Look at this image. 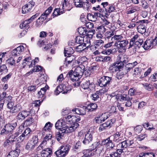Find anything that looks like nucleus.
<instances>
[{"mask_svg": "<svg viewBox=\"0 0 157 157\" xmlns=\"http://www.w3.org/2000/svg\"><path fill=\"white\" fill-rule=\"evenodd\" d=\"M67 77L73 82L78 81L81 78L78 75L75 74V72L73 70H71L68 72L67 74Z\"/></svg>", "mask_w": 157, "mask_h": 157, "instance_id": "obj_14", "label": "nucleus"}, {"mask_svg": "<svg viewBox=\"0 0 157 157\" xmlns=\"http://www.w3.org/2000/svg\"><path fill=\"white\" fill-rule=\"evenodd\" d=\"M132 97H130L128 95L126 94H120V101L122 102L125 101L127 100H132Z\"/></svg>", "mask_w": 157, "mask_h": 157, "instance_id": "obj_38", "label": "nucleus"}, {"mask_svg": "<svg viewBox=\"0 0 157 157\" xmlns=\"http://www.w3.org/2000/svg\"><path fill=\"white\" fill-rule=\"evenodd\" d=\"M111 137H109L101 141V144L105 145L106 147L109 149H112L114 147V144L110 140Z\"/></svg>", "mask_w": 157, "mask_h": 157, "instance_id": "obj_10", "label": "nucleus"}, {"mask_svg": "<svg viewBox=\"0 0 157 157\" xmlns=\"http://www.w3.org/2000/svg\"><path fill=\"white\" fill-rule=\"evenodd\" d=\"M128 42L127 40H121L119 43H114V46L117 48L119 53H123L126 51L127 45Z\"/></svg>", "mask_w": 157, "mask_h": 157, "instance_id": "obj_5", "label": "nucleus"}, {"mask_svg": "<svg viewBox=\"0 0 157 157\" xmlns=\"http://www.w3.org/2000/svg\"><path fill=\"white\" fill-rule=\"evenodd\" d=\"M96 59L97 61L105 62L110 61L111 60V58L108 56H99L96 58Z\"/></svg>", "mask_w": 157, "mask_h": 157, "instance_id": "obj_24", "label": "nucleus"}, {"mask_svg": "<svg viewBox=\"0 0 157 157\" xmlns=\"http://www.w3.org/2000/svg\"><path fill=\"white\" fill-rule=\"evenodd\" d=\"M72 8L71 4L70 3L68 0H64L62 5L63 10L69 11Z\"/></svg>", "mask_w": 157, "mask_h": 157, "instance_id": "obj_23", "label": "nucleus"}, {"mask_svg": "<svg viewBox=\"0 0 157 157\" xmlns=\"http://www.w3.org/2000/svg\"><path fill=\"white\" fill-rule=\"evenodd\" d=\"M74 4L77 7L81 8L82 7V0H74Z\"/></svg>", "mask_w": 157, "mask_h": 157, "instance_id": "obj_55", "label": "nucleus"}, {"mask_svg": "<svg viewBox=\"0 0 157 157\" xmlns=\"http://www.w3.org/2000/svg\"><path fill=\"white\" fill-rule=\"evenodd\" d=\"M61 9L59 8H55L53 11V12L52 14V17L53 18H54L55 17L63 13H64V10H63L60 11Z\"/></svg>", "mask_w": 157, "mask_h": 157, "instance_id": "obj_28", "label": "nucleus"}, {"mask_svg": "<svg viewBox=\"0 0 157 157\" xmlns=\"http://www.w3.org/2000/svg\"><path fill=\"white\" fill-rule=\"evenodd\" d=\"M127 144V141L125 140L118 144L117 146V147L118 148H121L124 149L125 148L128 147Z\"/></svg>", "mask_w": 157, "mask_h": 157, "instance_id": "obj_44", "label": "nucleus"}, {"mask_svg": "<svg viewBox=\"0 0 157 157\" xmlns=\"http://www.w3.org/2000/svg\"><path fill=\"white\" fill-rule=\"evenodd\" d=\"M140 10V7L137 6L132 7L129 8L127 11L126 13L127 14H130L133 13L137 11H139Z\"/></svg>", "mask_w": 157, "mask_h": 157, "instance_id": "obj_32", "label": "nucleus"}, {"mask_svg": "<svg viewBox=\"0 0 157 157\" xmlns=\"http://www.w3.org/2000/svg\"><path fill=\"white\" fill-rule=\"evenodd\" d=\"M30 111L27 110H22L20 111L17 116V119L20 121H22L29 116L31 113Z\"/></svg>", "mask_w": 157, "mask_h": 157, "instance_id": "obj_12", "label": "nucleus"}, {"mask_svg": "<svg viewBox=\"0 0 157 157\" xmlns=\"http://www.w3.org/2000/svg\"><path fill=\"white\" fill-rule=\"evenodd\" d=\"M17 125L16 122L12 124L8 123L6 124L3 128L1 130L0 134L1 135L7 134L11 133L12 131Z\"/></svg>", "mask_w": 157, "mask_h": 157, "instance_id": "obj_6", "label": "nucleus"}, {"mask_svg": "<svg viewBox=\"0 0 157 157\" xmlns=\"http://www.w3.org/2000/svg\"><path fill=\"white\" fill-rule=\"evenodd\" d=\"M75 128H68L67 129H63L59 130L58 132H56V138L58 141H60L61 139H63L65 134L67 133H69L74 132Z\"/></svg>", "mask_w": 157, "mask_h": 157, "instance_id": "obj_8", "label": "nucleus"}, {"mask_svg": "<svg viewBox=\"0 0 157 157\" xmlns=\"http://www.w3.org/2000/svg\"><path fill=\"white\" fill-rule=\"evenodd\" d=\"M146 28L145 25L143 24H140L138 25L137 29L139 33L143 34L145 33L146 32Z\"/></svg>", "mask_w": 157, "mask_h": 157, "instance_id": "obj_29", "label": "nucleus"}, {"mask_svg": "<svg viewBox=\"0 0 157 157\" xmlns=\"http://www.w3.org/2000/svg\"><path fill=\"white\" fill-rule=\"evenodd\" d=\"M108 2H102L101 5L102 6L103 8H101L99 5H98L96 7H93V9L95 10H98L100 12H102L104 10L107 12V9L105 8V7L108 5Z\"/></svg>", "mask_w": 157, "mask_h": 157, "instance_id": "obj_21", "label": "nucleus"}, {"mask_svg": "<svg viewBox=\"0 0 157 157\" xmlns=\"http://www.w3.org/2000/svg\"><path fill=\"white\" fill-rule=\"evenodd\" d=\"M123 38V37L121 35H115L111 38V41H113V43L115 42V43H119V42L122 40Z\"/></svg>", "mask_w": 157, "mask_h": 157, "instance_id": "obj_30", "label": "nucleus"}, {"mask_svg": "<svg viewBox=\"0 0 157 157\" xmlns=\"http://www.w3.org/2000/svg\"><path fill=\"white\" fill-rule=\"evenodd\" d=\"M85 67L84 65L79 64V66L77 67L74 71L75 72V74L81 78L85 71Z\"/></svg>", "mask_w": 157, "mask_h": 157, "instance_id": "obj_13", "label": "nucleus"}, {"mask_svg": "<svg viewBox=\"0 0 157 157\" xmlns=\"http://www.w3.org/2000/svg\"><path fill=\"white\" fill-rule=\"evenodd\" d=\"M42 157H50L52 154V150L50 148H46L42 150L41 153Z\"/></svg>", "mask_w": 157, "mask_h": 157, "instance_id": "obj_20", "label": "nucleus"}, {"mask_svg": "<svg viewBox=\"0 0 157 157\" xmlns=\"http://www.w3.org/2000/svg\"><path fill=\"white\" fill-rule=\"evenodd\" d=\"M142 127L140 125H138L134 128V131L136 134L139 133L142 130Z\"/></svg>", "mask_w": 157, "mask_h": 157, "instance_id": "obj_52", "label": "nucleus"}, {"mask_svg": "<svg viewBox=\"0 0 157 157\" xmlns=\"http://www.w3.org/2000/svg\"><path fill=\"white\" fill-rule=\"evenodd\" d=\"M31 131V129L29 128H26L22 133L26 137V140L28 139L31 135L30 132Z\"/></svg>", "mask_w": 157, "mask_h": 157, "instance_id": "obj_45", "label": "nucleus"}, {"mask_svg": "<svg viewBox=\"0 0 157 157\" xmlns=\"http://www.w3.org/2000/svg\"><path fill=\"white\" fill-rule=\"evenodd\" d=\"M112 78L111 77L103 76L100 78L98 81L99 85L101 87H105L109 85L111 82Z\"/></svg>", "mask_w": 157, "mask_h": 157, "instance_id": "obj_7", "label": "nucleus"}, {"mask_svg": "<svg viewBox=\"0 0 157 157\" xmlns=\"http://www.w3.org/2000/svg\"><path fill=\"white\" fill-rule=\"evenodd\" d=\"M52 137V135L51 134H49L48 135L47 134L44 138L43 141L46 142V144L48 141H52V140L51 139Z\"/></svg>", "mask_w": 157, "mask_h": 157, "instance_id": "obj_59", "label": "nucleus"}, {"mask_svg": "<svg viewBox=\"0 0 157 157\" xmlns=\"http://www.w3.org/2000/svg\"><path fill=\"white\" fill-rule=\"evenodd\" d=\"M39 15V13H37L29 19L25 21L22 23L20 25V28L21 29H24L22 32L20 33V35L19 36L20 37L23 36L25 35L28 31V29L30 27L29 25L30 23L38 17Z\"/></svg>", "mask_w": 157, "mask_h": 157, "instance_id": "obj_1", "label": "nucleus"}, {"mask_svg": "<svg viewBox=\"0 0 157 157\" xmlns=\"http://www.w3.org/2000/svg\"><path fill=\"white\" fill-rule=\"evenodd\" d=\"M71 89H66V86L64 84H62L58 86L55 90L54 91V94H55L57 95H58L60 92L63 91V94H66L67 93L69 92Z\"/></svg>", "mask_w": 157, "mask_h": 157, "instance_id": "obj_9", "label": "nucleus"}, {"mask_svg": "<svg viewBox=\"0 0 157 157\" xmlns=\"http://www.w3.org/2000/svg\"><path fill=\"white\" fill-rule=\"evenodd\" d=\"M93 135L91 133H87L85 135L84 140L82 141L83 144L86 145H88L93 140Z\"/></svg>", "mask_w": 157, "mask_h": 157, "instance_id": "obj_18", "label": "nucleus"}, {"mask_svg": "<svg viewBox=\"0 0 157 157\" xmlns=\"http://www.w3.org/2000/svg\"><path fill=\"white\" fill-rule=\"evenodd\" d=\"M47 88H48V87L45 86L44 87L41 88L40 90L37 93V96L39 98H42L44 97Z\"/></svg>", "mask_w": 157, "mask_h": 157, "instance_id": "obj_37", "label": "nucleus"}, {"mask_svg": "<svg viewBox=\"0 0 157 157\" xmlns=\"http://www.w3.org/2000/svg\"><path fill=\"white\" fill-rule=\"evenodd\" d=\"M30 6V5L29 6L27 3L23 6L22 7V13L23 14H25L32 10Z\"/></svg>", "mask_w": 157, "mask_h": 157, "instance_id": "obj_35", "label": "nucleus"}, {"mask_svg": "<svg viewBox=\"0 0 157 157\" xmlns=\"http://www.w3.org/2000/svg\"><path fill=\"white\" fill-rule=\"evenodd\" d=\"M84 42L82 44L85 47H86L87 48L90 47V40H89V39H87L84 36Z\"/></svg>", "mask_w": 157, "mask_h": 157, "instance_id": "obj_48", "label": "nucleus"}, {"mask_svg": "<svg viewBox=\"0 0 157 157\" xmlns=\"http://www.w3.org/2000/svg\"><path fill=\"white\" fill-rule=\"evenodd\" d=\"M71 147L68 144L62 145L54 152V154L57 157H65L68 154Z\"/></svg>", "mask_w": 157, "mask_h": 157, "instance_id": "obj_3", "label": "nucleus"}, {"mask_svg": "<svg viewBox=\"0 0 157 157\" xmlns=\"http://www.w3.org/2000/svg\"><path fill=\"white\" fill-rule=\"evenodd\" d=\"M24 47L22 45H20L13 49L11 52L12 56L15 57L19 55V54L24 51Z\"/></svg>", "mask_w": 157, "mask_h": 157, "instance_id": "obj_19", "label": "nucleus"}, {"mask_svg": "<svg viewBox=\"0 0 157 157\" xmlns=\"http://www.w3.org/2000/svg\"><path fill=\"white\" fill-rule=\"evenodd\" d=\"M81 87L84 89H89L90 90H93L94 89L95 85L94 83L90 82V80L83 82L80 85Z\"/></svg>", "mask_w": 157, "mask_h": 157, "instance_id": "obj_11", "label": "nucleus"}, {"mask_svg": "<svg viewBox=\"0 0 157 157\" xmlns=\"http://www.w3.org/2000/svg\"><path fill=\"white\" fill-rule=\"evenodd\" d=\"M92 150L91 149L84 150L83 151V155L82 156L90 157L94 154V153L92 152Z\"/></svg>", "mask_w": 157, "mask_h": 157, "instance_id": "obj_39", "label": "nucleus"}, {"mask_svg": "<svg viewBox=\"0 0 157 157\" xmlns=\"http://www.w3.org/2000/svg\"><path fill=\"white\" fill-rule=\"evenodd\" d=\"M7 62L11 66L15 65V61L12 57L8 59L7 60Z\"/></svg>", "mask_w": 157, "mask_h": 157, "instance_id": "obj_60", "label": "nucleus"}, {"mask_svg": "<svg viewBox=\"0 0 157 157\" xmlns=\"http://www.w3.org/2000/svg\"><path fill=\"white\" fill-rule=\"evenodd\" d=\"M74 50L72 48L70 47L65 48L64 49V53L65 56H70L74 53Z\"/></svg>", "mask_w": 157, "mask_h": 157, "instance_id": "obj_27", "label": "nucleus"}, {"mask_svg": "<svg viewBox=\"0 0 157 157\" xmlns=\"http://www.w3.org/2000/svg\"><path fill=\"white\" fill-rule=\"evenodd\" d=\"M120 59L118 61V63H119V65H121L123 66L124 64L128 62V59L127 56L126 55L122 56L119 57Z\"/></svg>", "mask_w": 157, "mask_h": 157, "instance_id": "obj_25", "label": "nucleus"}, {"mask_svg": "<svg viewBox=\"0 0 157 157\" xmlns=\"http://www.w3.org/2000/svg\"><path fill=\"white\" fill-rule=\"evenodd\" d=\"M72 111L75 112L78 114L84 115L86 114V112H87V110L86 106H83L82 107L74 109H72Z\"/></svg>", "mask_w": 157, "mask_h": 157, "instance_id": "obj_17", "label": "nucleus"}, {"mask_svg": "<svg viewBox=\"0 0 157 157\" xmlns=\"http://www.w3.org/2000/svg\"><path fill=\"white\" fill-rule=\"evenodd\" d=\"M84 36H78L76 37L75 42L77 44H82L84 42Z\"/></svg>", "mask_w": 157, "mask_h": 157, "instance_id": "obj_50", "label": "nucleus"}, {"mask_svg": "<svg viewBox=\"0 0 157 157\" xmlns=\"http://www.w3.org/2000/svg\"><path fill=\"white\" fill-rule=\"evenodd\" d=\"M97 29L98 30L99 33H105L106 30L105 28L103 25L98 27Z\"/></svg>", "mask_w": 157, "mask_h": 157, "instance_id": "obj_63", "label": "nucleus"}, {"mask_svg": "<svg viewBox=\"0 0 157 157\" xmlns=\"http://www.w3.org/2000/svg\"><path fill=\"white\" fill-rule=\"evenodd\" d=\"M17 151L14 150L10 151L7 156V157H18L20 153V150H17Z\"/></svg>", "mask_w": 157, "mask_h": 157, "instance_id": "obj_33", "label": "nucleus"}, {"mask_svg": "<svg viewBox=\"0 0 157 157\" xmlns=\"http://www.w3.org/2000/svg\"><path fill=\"white\" fill-rule=\"evenodd\" d=\"M52 124L49 122L46 123L43 128V133H44V131H48L50 128L52 127Z\"/></svg>", "mask_w": 157, "mask_h": 157, "instance_id": "obj_47", "label": "nucleus"}, {"mask_svg": "<svg viewBox=\"0 0 157 157\" xmlns=\"http://www.w3.org/2000/svg\"><path fill=\"white\" fill-rule=\"evenodd\" d=\"M86 107L87 112H90L95 110L97 109L98 106L96 104L93 103L88 105Z\"/></svg>", "mask_w": 157, "mask_h": 157, "instance_id": "obj_31", "label": "nucleus"}, {"mask_svg": "<svg viewBox=\"0 0 157 157\" xmlns=\"http://www.w3.org/2000/svg\"><path fill=\"white\" fill-rule=\"evenodd\" d=\"M78 32L80 35L83 36L86 34L87 30H86L85 28L81 27L78 29Z\"/></svg>", "mask_w": 157, "mask_h": 157, "instance_id": "obj_46", "label": "nucleus"}, {"mask_svg": "<svg viewBox=\"0 0 157 157\" xmlns=\"http://www.w3.org/2000/svg\"><path fill=\"white\" fill-rule=\"evenodd\" d=\"M103 147L101 145L98 147L95 151V154L97 156H100L101 153L103 152Z\"/></svg>", "mask_w": 157, "mask_h": 157, "instance_id": "obj_41", "label": "nucleus"}, {"mask_svg": "<svg viewBox=\"0 0 157 157\" xmlns=\"http://www.w3.org/2000/svg\"><path fill=\"white\" fill-rule=\"evenodd\" d=\"M65 118L67 122L68 121V122L72 121L73 124L71 125H73L75 123L78 124L77 123L79 122L80 120L81 119L79 117H78L74 116H71V115L67 116L65 117Z\"/></svg>", "mask_w": 157, "mask_h": 157, "instance_id": "obj_16", "label": "nucleus"}, {"mask_svg": "<svg viewBox=\"0 0 157 157\" xmlns=\"http://www.w3.org/2000/svg\"><path fill=\"white\" fill-rule=\"evenodd\" d=\"M38 142L37 136H33L32 140H29L25 145V149L29 151H32L35 148Z\"/></svg>", "mask_w": 157, "mask_h": 157, "instance_id": "obj_4", "label": "nucleus"}, {"mask_svg": "<svg viewBox=\"0 0 157 157\" xmlns=\"http://www.w3.org/2000/svg\"><path fill=\"white\" fill-rule=\"evenodd\" d=\"M101 145L99 141L95 142L93 143L91 146V149L93 151L95 149H97L98 147L100 146Z\"/></svg>", "mask_w": 157, "mask_h": 157, "instance_id": "obj_53", "label": "nucleus"}, {"mask_svg": "<svg viewBox=\"0 0 157 157\" xmlns=\"http://www.w3.org/2000/svg\"><path fill=\"white\" fill-rule=\"evenodd\" d=\"M105 36L107 39H109L114 35L113 31H107L104 34Z\"/></svg>", "mask_w": 157, "mask_h": 157, "instance_id": "obj_58", "label": "nucleus"}, {"mask_svg": "<svg viewBox=\"0 0 157 157\" xmlns=\"http://www.w3.org/2000/svg\"><path fill=\"white\" fill-rule=\"evenodd\" d=\"M8 71L7 67L5 64H2L0 66V74L6 73Z\"/></svg>", "mask_w": 157, "mask_h": 157, "instance_id": "obj_43", "label": "nucleus"}, {"mask_svg": "<svg viewBox=\"0 0 157 157\" xmlns=\"http://www.w3.org/2000/svg\"><path fill=\"white\" fill-rule=\"evenodd\" d=\"M104 43V41L102 40H98L96 41V44L94 45V47L95 48H98V47H101L102 46Z\"/></svg>", "mask_w": 157, "mask_h": 157, "instance_id": "obj_49", "label": "nucleus"}, {"mask_svg": "<svg viewBox=\"0 0 157 157\" xmlns=\"http://www.w3.org/2000/svg\"><path fill=\"white\" fill-rule=\"evenodd\" d=\"M79 63H80V64L84 65L85 66L87 63V58L86 57L83 56L80 58L79 59Z\"/></svg>", "mask_w": 157, "mask_h": 157, "instance_id": "obj_51", "label": "nucleus"}, {"mask_svg": "<svg viewBox=\"0 0 157 157\" xmlns=\"http://www.w3.org/2000/svg\"><path fill=\"white\" fill-rule=\"evenodd\" d=\"M37 88L36 85H31L28 87V91L32 93L35 91Z\"/></svg>", "mask_w": 157, "mask_h": 157, "instance_id": "obj_57", "label": "nucleus"}, {"mask_svg": "<svg viewBox=\"0 0 157 157\" xmlns=\"http://www.w3.org/2000/svg\"><path fill=\"white\" fill-rule=\"evenodd\" d=\"M150 79L152 81H157V72L151 75L150 77Z\"/></svg>", "mask_w": 157, "mask_h": 157, "instance_id": "obj_64", "label": "nucleus"}, {"mask_svg": "<svg viewBox=\"0 0 157 157\" xmlns=\"http://www.w3.org/2000/svg\"><path fill=\"white\" fill-rule=\"evenodd\" d=\"M8 102L7 104V107L10 110L14 106V101H8Z\"/></svg>", "mask_w": 157, "mask_h": 157, "instance_id": "obj_62", "label": "nucleus"}, {"mask_svg": "<svg viewBox=\"0 0 157 157\" xmlns=\"http://www.w3.org/2000/svg\"><path fill=\"white\" fill-rule=\"evenodd\" d=\"M142 47L145 50H148L150 48H153L150 39L147 40L144 43L142 46Z\"/></svg>", "mask_w": 157, "mask_h": 157, "instance_id": "obj_26", "label": "nucleus"}, {"mask_svg": "<svg viewBox=\"0 0 157 157\" xmlns=\"http://www.w3.org/2000/svg\"><path fill=\"white\" fill-rule=\"evenodd\" d=\"M63 122V120H59L57 121L55 124V127L56 129H59V130L63 129H67L68 128H75V130L78 127L79 124L77 123H75L73 125L67 126L65 123V120H64Z\"/></svg>", "mask_w": 157, "mask_h": 157, "instance_id": "obj_2", "label": "nucleus"}, {"mask_svg": "<svg viewBox=\"0 0 157 157\" xmlns=\"http://www.w3.org/2000/svg\"><path fill=\"white\" fill-rule=\"evenodd\" d=\"M143 85L144 88L148 91H152L153 90V87L150 84L146 83L144 84H143Z\"/></svg>", "mask_w": 157, "mask_h": 157, "instance_id": "obj_56", "label": "nucleus"}, {"mask_svg": "<svg viewBox=\"0 0 157 157\" xmlns=\"http://www.w3.org/2000/svg\"><path fill=\"white\" fill-rule=\"evenodd\" d=\"M118 71L116 74V77L118 79H120L122 78L123 75L126 74V72L123 70L122 68L121 69H119L118 70Z\"/></svg>", "mask_w": 157, "mask_h": 157, "instance_id": "obj_36", "label": "nucleus"}, {"mask_svg": "<svg viewBox=\"0 0 157 157\" xmlns=\"http://www.w3.org/2000/svg\"><path fill=\"white\" fill-rule=\"evenodd\" d=\"M74 59V57L73 56H67L65 59L64 64L67 66L68 65L71 64L73 61Z\"/></svg>", "mask_w": 157, "mask_h": 157, "instance_id": "obj_34", "label": "nucleus"}, {"mask_svg": "<svg viewBox=\"0 0 157 157\" xmlns=\"http://www.w3.org/2000/svg\"><path fill=\"white\" fill-rule=\"evenodd\" d=\"M86 48H87L86 47H85L84 44H80L79 45L75 47L76 51L79 52H82Z\"/></svg>", "mask_w": 157, "mask_h": 157, "instance_id": "obj_40", "label": "nucleus"}, {"mask_svg": "<svg viewBox=\"0 0 157 157\" xmlns=\"http://www.w3.org/2000/svg\"><path fill=\"white\" fill-rule=\"evenodd\" d=\"M22 109L21 106L19 104L14 105L10 110V112L12 114H16Z\"/></svg>", "mask_w": 157, "mask_h": 157, "instance_id": "obj_22", "label": "nucleus"}, {"mask_svg": "<svg viewBox=\"0 0 157 157\" xmlns=\"http://www.w3.org/2000/svg\"><path fill=\"white\" fill-rule=\"evenodd\" d=\"M121 134L122 132L121 131H120V132H117L115 134L111 136L110 137H111V138L113 137L114 139H116V140H117V139H119V137L122 136L123 134Z\"/></svg>", "mask_w": 157, "mask_h": 157, "instance_id": "obj_54", "label": "nucleus"}, {"mask_svg": "<svg viewBox=\"0 0 157 157\" xmlns=\"http://www.w3.org/2000/svg\"><path fill=\"white\" fill-rule=\"evenodd\" d=\"M134 72L135 75H140L141 73V69L140 67H136L134 69Z\"/></svg>", "mask_w": 157, "mask_h": 157, "instance_id": "obj_61", "label": "nucleus"}, {"mask_svg": "<svg viewBox=\"0 0 157 157\" xmlns=\"http://www.w3.org/2000/svg\"><path fill=\"white\" fill-rule=\"evenodd\" d=\"M34 122V120L32 117H29L24 122V124L27 126H29L32 124Z\"/></svg>", "mask_w": 157, "mask_h": 157, "instance_id": "obj_42", "label": "nucleus"}, {"mask_svg": "<svg viewBox=\"0 0 157 157\" xmlns=\"http://www.w3.org/2000/svg\"><path fill=\"white\" fill-rule=\"evenodd\" d=\"M122 68V66L119 65V63H114L110 65L109 67V70L111 73H114Z\"/></svg>", "mask_w": 157, "mask_h": 157, "instance_id": "obj_15", "label": "nucleus"}]
</instances>
